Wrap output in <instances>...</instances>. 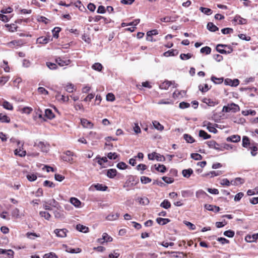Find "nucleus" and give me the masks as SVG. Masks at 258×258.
Segmentation results:
<instances>
[{
  "label": "nucleus",
  "instance_id": "51",
  "mask_svg": "<svg viewBox=\"0 0 258 258\" xmlns=\"http://www.w3.org/2000/svg\"><path fill=\"white\" fill-rule=\"evenodd\" d=\"M27 237L31 239H34L35 237H40V235H38L35 233L33 232H27L26 233Z\"/></svg>",
  "mask_w": 258,
  "mask_h": 258
},
{
  "label": "nucleus",
  "instance_id": "37",
  "mask_svg": "<svg viewBox=\"0 0 258 258\" xmlns=\"http://www.w3.org/2000/svg\"><path fill=\"white\" fill-rule=\"evenodd\" d=\"M94 186L96 190L100 191H105L107 188L106 186L103 185L102 184L99 183L95 184Z\"/></svg>",
  "mask_w": 258,
  "mask_h": 258
},
{
  "label": "nucleus",
  "instance_id": "53",
  "mask_svg": "<svg viewBox=\"0 0 258 258\" xmlns=\"http://www.w3.org/2000/svg\"><path fill=\"white\" fill-rule=\"evenodd\" d=\"M211 80L215 84H221L223 81V78H216V77L212 76L211 77Z\"/></svg>",
  "mask_w": 258,
  "mask_h": 258
},
{
  "label": "nucleus",
  "instance_id": "11",
  "mask_svg": "<svg viewBox=\"0 0 258 258\" xmlns=\"http://www.w3.org/2000/svg\"><path fill=\"white\" fill-rule=\"evenodd\" d=\"M258 239V233L254 234L252 235H247L245 237V240L247 242H255Z\"/></svg>",
  "mask_w": 258,
  "mask_h": 258
},
{
  "label": "nucleus",
  "instance_id": "54",
  "mask_svg": "<svg viewBox=\"0 0 258 258\" xmlns=\"http://www.w3.org/2000/svg\"><path fill=\"white\" fill-rule=\"evenodd\" d=\"M223 234L225 236H227L229 238H232L234 236L235 233L234 231L231 230H229L225 231Z\"/></svg>",
  "mask_w": 258,
  "mask_h": 258
},
{
  "label": "nucleus",
  "instance_id": "63",
  "mask_svg": "<svg viewBox=\"0 0 258 258\" xmlns=\"http://www.w3.org/2000/svg\"><path fill=\"white\" fill-rule=\"evenodd\" d=\"M183 223L190 230H195L196 229V226L191 223L186 221H184Z\"/></svg>",
  "mask_w": 258,
  "mask_h": 258
},
{
  "label": "nucleus",
  "instance_id": "7",
  "mask_svg": "<svg viewBox=\"0 0 258 258\" xmlns=\"http://www.w3.org/2000/svg\"><path fill=\"white\" fill-rule=\"evenodd\" d=\"M55 62L60 67L69 65L71 63L70 59H63L58 57L55 58Z\"/></svg>",
  "mask_w": 258,
  "mask_h": 258
},
{
  "label": "nucleus",
  "instance_id": "33",
  "mask_svg": "<svg viewBox=\"0 0 258 258\" xmlns=\"http://www.w3.org/2000/svg\"><path fill=\"white\" fill-rule=\"evenodd\" d=\"M0 122L9 123L10 122V118L6 115L0 113Z\"/></svg>",
  "mask_w": 258,
  "mask_h": 258
},
{
  "label": "nucleus",
  "instance_id": "30",
  "mask_svg": "<svg viewBox=\"0 0 258 258\" xmlns=\"http://www.w3.org/2000/svg\"><path fill=\"white\" fill-rule=\"evenodd\" d=\"M207 29L212 32H215L219 29L212 22L208 23Z\"/></svg>",
  "mask_w": 258,
  "mask_h": 258
},
{
  "label": "nucleus",
  "instance_id": "25",
  "mask_svg": "<svg viewBox=\"0 0 258 258\" xmlns=\"http://www.w3.org/2000/svg\"><path fill=\"white\" fill-rule=\"evenodd\" d=\"M71 203L76 207H80L81 202L76 198H71L70 200Z\"/></svg>",
  "mask_w": 258,
  "mask_h": 258
},
{
  "label": "nucleus",
  "instance_id": "22",
  "mask_svg": "<svg viewBox=\"0 0 258 258\" xmlns=\"http://www.w3.org/2000/svg\"><path fill=\"white\" fill-rule=\"evenodd\" d=\"M76 229L79 231L83 233H87L89 231L88 227L81 224L77 225Z\"/></svg>",
  "mask_w": 258,
  "mask_h": 258
},
{
  "label": "nucleus",
  "instance_id": "62",
  "mask_svg": "<svg viewBox=\"0 0 258 258\" xmlns=\"http://www.w3.org/2000/svg\"><path fill=\"white\" fill-rule=\"evenodd\" d=\"M32 108L30 107H25L22 108V112L23 113L29 114L32 111Z\"/></svg>",
  "mask_w": 258,
  "mask_h": 258
},
{
  "label": "nucleus",
  "instance_id": "8",
  "mask_svg": "<svg viewBox=\"0 0 258 258\" xmlns=\"http://www.w3.org/2000/svg\"><path fill=\"white\" fill-rule=\"evenodd\" d=\"M239 81L238 79H236L232 80L230 79H226L224 81V84L226 85H229L231 86L236 87L238 85Z\"/></svg>",
  "mask_w": 258,
  "mask_h": 258
},
{
  "label": "nucleus",
  "instance_id": "47",
  "mask_svg": "<svg viewBox=\"0 0 258 258\" xmlns=\"http://www.w3.org/2000/svg\"><path fill=\"white\" fill-rule=\"evenodd\" d=\"M65 89L67 92L69 93H72L75 90V87L74 85H73L72 84L69 83L67 85H66L65 87Z\"/></svg>",
  "mask_w": 258,
  "mask_h": 258
},
{
  "label": "nucleus",
  "instance_id": "21",
  "mask_svg": "<svg viewBox=\"0 0 258 258\" xmlns=\"http://www.w3.org/2000/svg\"><path fill=\"white\" fill-rule=\"evenodd\" d=\"M117 173V171L115 169H110L107 171L106 175L110 178H114Z\"/></svg>",
  "mask_w": 258,
  "mask_h": 258
},
{
  "label": "nucleus",
  "instance_id": "31",
  "mask_svg": "<svg viewBox=\"0 0 258 258\" xmlns=\"http://www.w3.org/2000/svg\"><path fill=\"white\" fill-rule=\"evenodd\" d=\"M199 137L203 138L204 139H208L211 138V135L208 134L205 131L200 130L199 134Z\"/></svg>",
  "mask_w": 258,
  "mask_h": 258
},
{
  "label": "nucleus",
  "instance_id": "18",
  "mask_svg": "<svg viewBox=\"0 0 258 258\" xmlns=\"http://www.w3.org/2000/svg\"><path fill=\"white\" fill-rule=\"evenodd\" d=\"M96 159L97 160V163L101 166L102 168H104V163L107 162V159L106 157H100L99 156H97L96 158Z\"/></svg>",
  "mask_w": 258,
  "mask_h": 258
},
{
  "label": "nucleus",
  "instance_id": "13",
  "mask_svg": "<svg viewBox=\"0 0 258 258\" xmlns=\"http://www.w3.org/2000/svg\"><path fill=\"white\" fill-rule=\"evenodd\" d=\"M81 122L83 127L88 128H92L93 127V124L87 119H82Z\"/></svg>",
  "mask_w": 258,
  "mask_h": 258
},
{
  "label": "nucleus",
  "instance_id": "17",
  "mask_svg": "<svg viewBox=\"0 0 258 258\" xmlns=\"http://www.w3.org/2000/svg\"><path fill=\"white\" fill-rule=\"evenodd\" d=\"M205 208L209 211H214L215 212H218L220 211V208L219 207H217L216 206H214L212 205H205Z\"/></svg>",
  "mask_w": 258,
  "mask_h": 258
},
{
  "label": "nucleus",
  "instance_id": "23",
  "mask_svg": "<svg viewBox=\"0 0 258 258\" xmlns=\"http://www.w3.org/2000/svg\"><path fill=\"white\" fill-rule=\"evenodd\" d=\"M192 173L193 170L191 168L184 169L182 171L183 176L186 178H189Z\"/></svg>",
  "mask_w": 258,
  "mask_h": 258
},
{
  "label": "nucleus",
  "instance_id": "5",
  "mask_svg": "<svg viewBox=\"0 0 258 258\" xmlns=\"http://www.w3.org/2000/svg\"><path fill=\"white\" fill-rule=\"evenodd\" d=\"M206 143L210 148H214L218 151L223 150V149L222 148V146H220L214 140L208 141L206 142Z\"/></svg>",
  "mask_w": 258,
  "mask_h": 258
},
{
  "label": "nucleus",
  "instance_id": "4",
  "mask_svg": "<svg viewBox=\"0 0 258 258\" xmlns=\"http://www.w3.org/2000/svg\"><path fill=\"white\" fill-rule=\"evenodd\" d=\"M68 231L65 229H56L54 230V233L58 237L64 238L67 236V233Z\"/></svg>",
  "mask_w": 258,
  "mask_h": 258
},
{
  "label": "nucleus",
  "instance_id": "32",
  "mask_svg": "<svg viewBox=\"0 0 258 258\" xmlns=\"http://www.w3.org/2000/svg\"><path fill=\"white\" fill-rule=\"evenodd\" d=\"M26 152L25 151L21 149V147L19 149H16L15 150V154L18 155L20 157H24L26 155Z\"/></svg>",
  "mask_w": 258,
  "mask_h": 258
},
{
  "label": "nucleus",
  "instance_id": "1",
  "mask_svg": "<svg viewBox=\"0 0 258 258\" xmlns=\"http://www.w3.org/2000/svg\"><path fill=\"white\" fill-rule=\"evenodd\" d=\"M149 160H153L156 159L158 161H164L165 158L164 156L157 153L156 152H153L148 155Z\"/></svg>",
  "mask_w": 258,
  "mask_h": 258
},
{
  "label": "nucleus",
  "instance_id": "58",
  "mask_svg": "<svg viewBox=\"0 0 258 258\" xmlns=\"http://www.w3.org/2000/svg\"><path fill=\"white\" fill-rule=\"evenodd\" d=\"M43 258H58V257L54 253L50 252L45 254Z\"/></svg>",
  "mask_w": 258,
  "mask_h": 258
},
{
  "label": "nucleus",
  "instance_id": "26",
  "mask_svg": "<svg viewBox=\"0 0 258 258\" xmlns=\"http://www.w3.org/2000/svg\"><path fill=\"white\" fill-rule=\"evenodd\" d=\"M228 107H229V111H232L233 112H236L239 110V107L238 105L235 103H231L230 104L228 105Z\"/></svg>",
  "mask_w": 258,
  "mask_h": 258
},
{
  "label": "nucleus",
  "instance_id": "24",
  "mask_svg": "<svg viewBox=\"0 0 258 258\" xmlns=\"http://www.w3.org/2000/svg\"><path fill=\"white\" fill-rule=\"evenodd\" d=\"M170 220L167 218H157L156 222L160 225H164L169 223Z\"/></svg>",
  "mask_w": 258,
  "mask_h": 258
},
{
  "label": "nucleus",
  "instance_id": "59",
  "mask_svg": "<svg viewBox=\"0 0 258 258\" xmlns=\"http://www.w3.org/2000/svg\"><path fill=\"white\" fill-rule=\"evenodd\" d=\"M190 156L191 158L196 160H200L202 159V156L198 153H192Z\"/></svg>",
  "mask_w": 258,
  "mask_h": 258
},
{
  "label": "nucleus",
  "instance_id": "44",
  "mask_svg": "<svg viewBox=\"0 0 258 258\" xmlns=\"http://www.w3.org/2000/svg\"><path fill=\"white\" fill-rule=\"evenodd\" d=\"M3 106L4 107V108H5L7 110H12L13 109V107L12 105L10 103H9L8 101H5L3 102Z\"/></svg>",
  "mask_w": 258,
  "mask_h": 258
},
{
  "label": "nucleus",
  "instance_id": "52",
  "mask_svg": "<svg viewBox=\"0 0 258 258\" xmlns=\"http://www.w3.org/2000/svg\"><path fill=\"white\" fill-rule=\"evenodd\" d=\"M120 255V253L118 252V250H114L113 253H111L109 254V258H118Z\"/></svg>",
  "mask_w": 258,
  "mask_h": 258
},
{
  "label": "nucleus",
  "instance_id": "12",
  "mask_svg": "<svg viewBox=\"0 0 258 258\" xmlns=\"http://www.w3.org/2000/svg\"><path fill=\"white\" fill-rule=\"evenodd\" d=\"M178 18L177 16H166L160 19L161 21L163 22H175L177 18Z\"/></svg>",
  "mask_w": 258,
  "mask_h": 258
},
{
  "label": "nucleus",
  "instance_id": "48",
  "mask_svg": "<svg viewBox=\"0 0 258 258\" xmlns=\"http://www.w3.org/2000/svg\"><path fill=\"white\" fill-rule=\"evenodd\" d=\"M203 102L206 104H207L209 106H213L216 104V103L212 101L210 99L208 98H204L203 100Z\"/></svg>",
  "mask_w": 258,
  "mask_h": 258
},
{
  "label": "nucleus",
  "instance_id": "49",
  "mask_svg": "<svg viewBox=\"0 0 258 258\" xmlns=\"http://www.w3.org/2000/svg\"><path fill=\"white\" fill-rule=\"evenodd\" d=\"M102 66L100 63H95L93 66H92V68L94 69V70L97 71H101L102 69Z\"/></svg>",
  "mask_w": 258,
  "mask_h": 258
},
{
  "label": "nucleus",
  "instance_id": "3",
  "mask_svg": "<svg viewBox=\"0 0 258 258\" xmlns=\"http://www.w3.org/2000/svg\"><path fill=\"white\" fill-rule=\"evenodd\" d=\"M5 45L9 48H14L22 46L23 42L21 40H15L7 43Z\"/></svg>",
  "mask_w": 258,
  "mask_h": 258
},
{
  "label": "nucleus",
  "instance_id": "43",
  "mask_svg": "<svg viewBox=\"0 0 258 258\" xmlns=\"http://www.w3.org/2000/svg\"><path fill=\"white\" fill-rule=\"evenodd\" d=\"M102 238L105 242H111L113 240V238L106 233H103Z\"/></svg>",
  "mask_w": 258,
  "mask_h": 258
},
{
  "label": "nucleus",
  "instance_id": "45",
  "mask_svg": "<svg viewBox=\"0 0 258 258\" xmlns=\"http://www.w3.org/2000/svg\"><path fill=\"white\" fill-rule=\"evenodd\" d=\"M61 29L59 27H55L52 31L53 36L54 38H57Z\"/></svg>",
  "mask_w": 258,
  "mask_h": 258
},
{
  "label": "nucleus",
  "instance_id": "56",
  "mask_svg": "<svg viewBox=\"0 0 258 258\" xmlns=\"http://www.w3.org/2000/svg\"><path fill=\"white\" fill-rule=\"evenodd\" d=\"M255 113V111L254 110H243L242 111V114L244 116H247L249 114L254 115Z\"/></svg>",
  "mask_w": 258,
  "mask_h": 258
},
{
  "label": "nucleus",
  "instance_id": "9",
  "mask_svg": "<svg viewBox=\"0 0 258 258\" xmlns=\"http://www.w3.org/2000/svg\"><path fill=\"white\" fill-rule=\"evenodd\" d=\"M227 46L226 45L224 44H218L216 46V50L218 52L221 54H227L230 53L232 51V49L231 48H229V50L226 51L225 49H223L222 48H220V47H224Z\"/></svg>",
  "mask_w": 258,
  "mask_h": 258
},
{
  "label": "nucleus",
  "instance_id": "29",
  "mask_svg": "<svg viewBox=\"0 0 258 258\" xmlns=\"http://www.w3.org/2000/svg\"><path fill=\"white\" fill-rule=\"evenodd\" d=\"M196 197L198 199L200 198H205L206 197L208 196V195L203 190H199L196 193Z\"/></svg>",
  "mask_w": 258,
  "mask_h": 258
},
{
  "label": "nucleus",
  "instance_id": "19",
  "mask_svg": "<svg viewBox=\"0 0 258 258\" xmlns=\"http://www.w3.org/2000/svg\"><path fill=\"white\" fill-rule=\"evenodd\" d=\"M242 146L244 148H249L251 145L249 139L247 136H243L242 138Z\"/></svg>",
  "mask_w": 258,
  "mask_h": 258
},
{
  "label": "nucleus",
  "instance_id": "55",
  "mask_svg": "<svg viewBox=\"0 0 258 258\" xmlns=\"http://www.w3.org/2000/svg\"><path fill=\"white\" fill-rule=\"evenodd\" d=\"M139 202L143 205H147L149 203V200L146 197L141 198L139 199Z\"/></svg>",
  "mask_w": 258,
  "mask_h": 258
},
{
  "label": "nucleus",
  "instance_id": "50",
  "mask_svg": "<svg viewBox=\"0 0 258 258\" xmlns=\"http://www.w3.org/2000/svg\"><path fill=\"white\" fill-rule=\"evenodd\" d=\"M192 56V54L189 53L187 54L181 53L180 55V58L182 60H187Z\"/></svg>",
  "mask_w": 258,
  "mask_h": 258
},
{
  "label": "nucleus",
  "instance_id": "28",
  "mask_svg": "<svg viewBox=\"0 0 258 258\" xmlns=\"http://www.w3.org/2000/svg\"><path fill=\"white\" fill-rule=\"evenodd\" d=\"M45 115L48 119H51L54 117V114L52 112V110L46 109L45 110Z\"/></svg>",
  "mask_w": 258,
  "mask_h": 258
},
{
  "label": "nucleus",
  "instance_id": "20",
  "mask_svg": "<svg viewBox=\"0 0 258 258\" xmlns=\"http://www.w3.org/2000/svg\"><path fill=\"white\" fill-rule=\"evenodd\" d=\"M178 53V52L176 49H171L163 53V55L166 57H168L170 56H175L177 55Z\"/></svg>",
  "mask_w": 258,
  "mask_h": 258
},
{
  "label": "nucleus",
  "instance_id": "6",
  "mask_svg": "<svg viewBox=\"0 0 258 258\" xmlns=\"http://www.w3.org/2000/svg\"><path fill=\"white\" fill-rule=\"evenodd\" d=\"M172 84L174 85L175 87H176L177 85L174 82L165 81L160 85L159 87L161 89L167 90Z\"/></svg>",
  "mask_w": 258,
  "mask_h": 258
},
{
  "label": "nucleus",
  "instance_id": "57",
  "mask_svg": "<svg viewBox=\"0 0 258 258\" xmlns=\"http://www.w3.org/2000/svg\"><path fill=\"white\" fill-rule=\"evenodd\" d=\"M133 127V130L136 134H138L141 132V128H140V126H139V124L138 123H134V124Z\"/></svg>",
  "mask_w": 258,
  "mask_h": 258
},
{
  "label": "nucleus",
  "instance_id": "34",
  "mask_svg": "<svg viewBox=\"0 0 258 258\" xmlns=\"http://www.w3.org/2000/svg\"><path fill=\"white\" fill-rule=\"evenodd\" d=\"M38 146L41 149L42 151L47 152L49 150L48 146H46L43 142H40L38 144Z\"/></svg>",
  "mask_w": 258,
  "mask_h": 258
},
{
  "label": "nucleus",
  "instance_id": "61",
  "mask_svg": "<svg viewBox=\"0 0 258 258\" xmlns=\"http://www.w3.org/2000/svg\"><path fill=\"white\" fill-rule=\"evenodd\" d=\"M221 32L224 34H228L232 33L233 32V30L230 28H223L221 30Z\"/></svg>",
  "mask_w": 258,
  "mask_h": 258
},
{
  "label": "nucleus",
  "instance_id": "40",
  "mask_svg": "<svg viewBox=\"0 0 258 258\" xmlns=\"http://www.w3.org/2000/svg\"><path fill=\"white\" fill-rule=\"evenodd\" d=\"M119 216V214H118V213H115V214H109V215L107 216V217H106V219L108 220H110V221H113V220H116Z\"/></svg>",
  "mask_w": 258,
  "mask_h": 258
},
{
  "label": "nucleus",
  "instance_id": "42",
  "mask_svg": "<svg viewBox=\"0 0 258 258\" xmlns=\"http://www.w3.org/2000/svg\"><path fill=\"white\" fill-rule=\"evenodd\" d=\"M200 10L202 13L207 15H210L212 13V10L209 8L200 7Z\"/></svg>",
  "mask_w": 258,
  "mask_h": 258
},
{
  "label": "nucleus",
  "instance_id": "41",
  "mask_svg": "<svg viewBox=\"0 0 258 258\" xmlns=\"http://www.w3.org/2000/svg\"><path fill=\"white\" fill-rule=\"evenodd\" d=\"M200 52L202 53L209 54L211 52V48L209 46H205L201 49Z\"/></svg>",
  "mask_w": 258,
  "mask_h": 258
},
{
  "label": "nucleus",
  "instance_id": "2",
  "mask_svg": "<svg viewBox=\"0 0 258 258\" xmlns=\"http://www.w3.org/2000/svg\"><path fill=\"white\" fill-rule=\"evenodd\" d=\"M203 124V126L206 127L207 129L209 131V132L214 134H216L217 132V130L215 127L216 126H217V124H214L208 121H204Z\"/></svg>",
  "mask_w": 258,
  "mask_h": 258
},
{
  "label": "nucleus",
  "instance_id": "35",
  "mask_svg": "<svg viewBox=\"0 0 258 258\" xmlns=\"http://www.w3.org/2000/svg\"><path fill=\"white\" fill-rule=\"evenodd\" d=\"M155 169L159 172L164 173L166 171V167L164 165L158 164L157 166V165H155Z\"/></svg>",
  "mask_w": 258,
  "mask_h": 258
},
{
  "label": "nucleus",
  "instance_id": "38",
  "mask_svg": "<svg viewBox=\"0 0 258 258\" xmlns=\"http://www.w3.org/2000/svg\"><path fill=\"white\" fill-rule=\"evenodd\" d=\"M39 215L41 217L44 218L47 220H49L51 217L50 214L46 211H40Z\"/></svg>",
  "mask_w": 258,
  "mask_h": 258
},
{
  "label": "nucleus",
  "instance_id": "36",
  "mask_svg": "<svg viewBox=\"0 0 258 258\" xmlns=\"http://www.w3.org/2000/svg\"><path fill=\"white\" fill-rule=\"evenodd\" d=\"M160 206L164 209H168L170 208L171 204L167 200H164L161 203Z\"/></svg>",
  "mask_w": 258,
  "mask_h": 258
},
{
  "label": "nucleus",
  "instance_id": "46",
  "mask_svg": "<svg viewBox=\"0 0 258 258\" xmlns=\"http://www.w3.org/2000/svg\"><path fill=\"white\" fill-rule=\"evenodd\" d=\"M183 138L187 143H192L195 142L194 138L190 135L188 134H184L183 135Z\"/></svg>",
  "mask_w": 258,
  "mask_h": 258
},
{
  "label": "nucleus",
  "instance_id": "64",
  "mask_svg": "<svg viewBox=\"0 0 258 258\" xmlns=\"http://www.w3.org/2000/svg\"><path fill=\"white\" fill-rule=\"evenodd\" d=\"M5 254L7 255V258H14V252L12 249H8Z\"/></svg>",
  "mask_w": 258,
  "mask_h": 258
},
{
  "label": "nucleus",
  "instance_id": "16",
  "mask_svg": "<svg viewBox=\"0 0 258 258\" xmlns=\"http://www.w3.org/2000/svg\"><path fill=\"white\" fill-rule=\"evenodd\" d=\"M223 173L222 171L217 170V171H212L210 172L203 175V176H210V177H214L215 176H219Z\"/></svg>",
  "mask_w": 258,
  "mask_h": 258
},
{
  "label": "nucleus",
  "instance_id": "14",
  "mask_svg": "<svg viewBox=\"0 0 258 258\" xmlns=\"http://www.w3.org/2000/svg\"><path fill=\"white\" fill-rule=\"evenodd\" d=\"M240 136L239 135H232L226 138L227 142L237 143L240 141Z\"/></svg>",
  "mask_w": 258,
  "mask_h": 258
},
{
  "label": "nucleus",
  "instance_id": "15",
  "mask_svg": "<svg viewBox=\"0 0 258 258\" xmlns=\"http://www.w3.org/2000/svg\"><path fill=\"white\" fill-rule=\"evenodd\" d=\"M244 179L240 177H236L231 181V184L234 185H239L244 183Z\"/></svg>",
  "mask_w": 258,
  "mask_h": 258
},
{
  "label": "nucleus",
  "instance_id": "27",
  "mask_svg": "<svg viewBox=\"0 0 258 258\" xmlns=\"http://www.w3.org/2000/svg\"><path fill=\"white\" fill-rule=\"evenodd\" d=\"M153 125L156 130L162 131L164 130V126L161 124L158 121L154 120L152 122Z\"/></svg>",
  "mask_w": 258,
  "mask_h": 258
},
{
  "label": "nucleus",
  "instance_id": "39",
  "mask_svg": "<svg viewBox=\"0 0 258 258\" xmlns=\"http://www.w3.org/2000/svg\"><path fill=\"white\" fill-rule=\"evenodd\" d=\"M49 39L46 37H40L37 39V43L39 44H46Z\"/></svg>",
  "mask_w": 258,
  "mask_h": 258
},
{
  "label": "nucleus",
  "instance_id": "10",
  "mask_svg": "<svg viewBox=\"0 0 258 258\" xmlns=\"http://www.w3.org/2000/svg\"><path fill=\"white\" fill-rule=\"evenodd\" d=\"M233 21L239 25L246 24L247 22L246 19L241 17V16L238 15L235 16Z\"/></svg>",
  "mask_w": 258,
  "mask_h": 258
},
{
  "label": "nucleus",
  "instance_id": "60",
  "mask_svg": "<svg viewBox=\"0 0 258 258\" xmlns=\"http://www.w3.org/2000/svg\"><path fill=\"white\" fill-rule=\"evenodd\" d=\"M141 181L143 184H146L151 181V179L146 176H142L141 177Z\"/></svg>",
  "mask_w": 258,
  "mask_h": 258
}]
</instances>
